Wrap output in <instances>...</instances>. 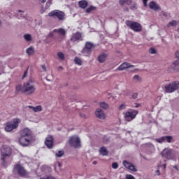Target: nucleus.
<instances>
[{"instance_id":"nucleus-51","label":"nucleus","mask_w":179,"mask_h":179,"mask_svg":"<svg viewBox=\"0 0 179 179\" xmlns=\"http://www.w3.org/2000/svg\"><path fill=\"white\" fill-rule=\"evenodd\" d=\"M173 169H175V170H177V171H178V167H177V166H173Z\"/></svg>"},{"instance_id":"nucleus-25","label":"nucleus","mask_w":179,"mask_h":179,"mask_svg":"<svg viewBox=\"0 0 179 179\" xmlns=\"http://www.w3.org/2000/svg\"><path fill=\"white\" fill-rule=\"evenodd\" d=\"M92 48H93V43L90 42H87L85 44V50L87 52H90L92 51Z\"/></svg>"},{"instance_id":"nucleus-53","label":"nucleus","mask_w":179,"mask_h":179,"mask_svg":"<svg viewBox=\"0 0 179 179\" xmlns=\"http://www.w3.org/2000/svg\"><path fill=\"white\" fill-rule=\"evenodd\" d=\"M93 164H97V162H96V161H94Z\"/></svg>"},{"instance_id":"nucleus-14","label":"nucleus","mask_w":179,"mask_h":179,"mask_svg":"<svg viewBox=\"0 0 179 179\" xmlns=\"http://www.w3.org/2000/svg\"><path fill=\"white\" fill-rule=\"evenodd\" d=\"M162 157L170 159L171 157V150L164 149L162 152Z\"/></svg>"},{"instance_id":"nucleus-17","label":"nucleus","mask_w":179,"mask_h":179,"mask_svg":"<svg viewBox=\"0 0 179 179\" xmlns=\"http://www.w3.org/2000/svg\"><path fill=\"white\" fill-rule=\"evenodd\" d=\"M134 66L130 65L127 62L122 63L119 67H117V71H124V69H127L128 68H132Z\"/></svg>"},{"instance_id":"nucleus-52","label":"nucleus","mask_w":179,"mask_h":179,"mask_svg":"<svg viewBox=\"0 0 179 179\" xmlns=\"http://www.w3.org/2000/svg\"><path fill=\"white\" fill-rule=\"evenodd\" d=\"M124 10H125L126 12H129V9L127 7V8H124Z\"/></svg>"},{"instance_id":"nucleus-7","label":"nucleus","mask_w":179,"mask_h":179,"mask_svg":"<svg viewBox=\"0 0 179 179\" xmlns=\"http://www.w3.org/2000/svg\"><path fill=\"white\" fill-rule=\"evenodd\" d=\"M69 143L71 148H74L75 149H78L82 146L80 144V138L78 136H70Z\"/></svg>"},{"instance_id":"nucleus-56","label":"nucleus","mask_w":179,"mask_h":179,"mask_svg":"<svg viewBox=\"0 0 179 179\" xmlns=\"http://www.w3.org/2000/svg\"><path fill=\"white\" fill-rule=\"evenodd\" d=\"M18 12H22V10H18Z\"/></svg>"},{"instance_id":"nucleus-37","label":"nucleus","mask_w":179,"mask_h":179,"mask_svg":"<svg viewBox=\"0 0 179 179\" xmlns=\"http://www.w3.org/2000/svg\"><path fill=\"white\" fill-rule=\"evenodd\" d=\"M134 80H138V82H141L142 80V78H141V76L138 75L134 76Z\"/></svg>"},{"instance_id":"nucleus-46","label":"nucleus","mask_w":179,"mask_h":179,"mask_svg":"<svg viewBox=\"0 0 179 179\" xmlns=\"http://www.w3.org/2000/svg\"><path fill=\"white\" fill-rule=\"evenodd\" d=\"M148 0H143L144 6H148Z\"/></svg>"},{"instance_id":"nucleus-18","label":"nucleus","mask_w":179,"mask_h":179,"mask_svg":"<svg viewBox=\"0 0 179 179\" xmlns=\"http://www.w3.org/2000/svg\"><path fill=\"white\" fill-rule=\"evenodd\" d=\"M119 3L120 6H124V5H131L132 0H119Z\"/></svg>"},{"instance_id":"nucleus-33","label":"nucleus","mask_w":179,"mask_h":179,"mask_svg":"<svg viewBox=\"0 0 179 179\" xmlns=\"http://www.w3.org/2000/svg\"><path fill=\"white\" fill-rule=\"evenodd\" d=\"M165 141H166L168 143H170L171 141H173V137L171 136H165Z\"/></svg>"},{"instance_id":"nucleus-55","label":"nucleus","mask_w":179,"mask_h":179,"mask_svg":"<svg viewBox=\"0 0 179 179\" xmlns=\"http://www.w3.org/2000/svg\"><path fill=\"white\" fill-rule=\"evenodd\" d=\"M163 15H164V16H166V13H164Z\"/></svg>"},{"instance_id":"nucleus-28","label":"nucleus","mask_w":179,"mask_h":179,"mask_svg":"<svg viewBox=\"0 0 179 179\" xmlns=\"http://www.w3.org/2000/svg\"><path fill=\"white\" fill-rule=\"evenodd\" d=\"M100 108H103L104 110H107L108 108V105L106 102H101Z\"/></svg>"},{"instance_id":"nucleus-42","label":"nucleus","mask_w":179,"mask_h":179,"mask_svg":"<svg viewBox=\"0 0 179 179\" xmlns=\"http://www.w3.org/2000/svg\"><path fill=\"white\" fill-rule=\"evenodd\" d=\"M130 9H131V10H136V9H137L136 4H133V5L130 7Z\"/></svg>"},{"instance_id":"nucleus-49","label":"nucleus","mask_w":179,"mask_h":179,"mask_svg":"<svg viewBox=\"0 0 179 179\" xmlns=\"http://www.w3.org/2000/svg\"><path fill=\"white\" fill-rule=\"evenodd\" d=\"M157 176H160V171L159 170H157L156 171Z\"/></svg>"},{"instance_id":"nucleus-41","label":"nucleus","mask_w":179,"mask_h":179,"mask_svg":"<svg viewBox=\"0 0 179 179\" xmlns=\"http://www.w3.org/2000/svg\"><path fill=\"white\" fill-rule=\"evenodd\" d=\"M126 179H135V177L131 174L126 175Z\"/></svg>"},{"instance_id":"nucleus-19","label":"nucleus","mask_w":179,"mask_h":179,"mask_svg":"<svg viewBox=\"0 0 179 179\" xmlns=\"http://www.w3.org/2000/svg\"><path fill=\"white\" fill-rule=\"evenodd\" d=\"M149 6H150V9H152V10H159V9H160L159 6H157V4H156L155 3V1H151L149 3Z\"/></svg>"},{"instance_id":"nucleus-22","label":"nucleus","mask_w":179,"mask_h":179,"mask_svg":"<svg viewBox=\"0 0 179 179\" xmlns=\"http://www.w3.org/2000/svg\"><path fill=\"white\" fill-rule=\"evenodd\" d=\"M106 59H107V55L106 54H101L98 57V61L99 62H100L101 64H103V62H104V61H106Z\"/></svg>"},{"instance_id":"nucleus-30","label":"nucleus","mask_w":179,"mask_h":179,"mask_svg":"<svg viewBox=\"0 0 179 179\" xmlns=\"http://www.w3.org/2000/svg\"><path fill=\"white\" fill-rule=\"evenodd\" d=\"M126 108H127V104L125 103L120 104V106L118 107V110H120V111L122 110H125Z\"/></svg>"},{"instance_id":"nucleus-31","label":"nucleus","mask_w":179,"mask_h":179,"mask_svg":"<svg viewBox=\"0 0 179 179\" xmlns=\"http://www.w3.org/2000/svg\"><path fill=\"white\" fill-rule=\"evenodd\" d=\"M156 141L158 142V143H163V142H165V136L160 137L159 138H156Z\"/></svg>"},{"instance_id":"nucleus-48","label":"nucleus","mask_w":179,"mask_h":179,"mask_svg":"<svg viewBox=\"0 0 179 179\" xmlns=\"http://www.w3.org/2000/svg\"><path fill=\"white\" fill-rule=\"evenodd\" d=\"M48 37H54V33L51 32L49 34Z\"/></svg>"},{"instance_id":"nucleus-45","label":"nucleus","mask_w":179,"mask_h":179,"mask_svg":"<svg viewBox=\"0 0 179 179\" xmlns=\"http://www.w3.org/2000/svg\"><path fill=\"white\" fill-rule=\"evenodd\" d=\"M134 106H133V107H134V108H138V107H140V106H141V104H139V103H134Z\"/></svg>"},{"instance_id":"nucleus-11","label":"nucleus","mask_w":179,"mask_h":179,"mask_svg":"<svg viewBox=\"0 0 179 179\" xmlns=\"http://www.w3.org/2000/svg\"><path fill=\"white\" fill-rule=\"evenodd\" d=\"M45 145L48 149H52V146H54V137L49 135L45 140Z\"/></svg>"},{"instance_id":"nucleus-39","label":"nucleus","mask_w":179,"mask_h":179,"mask_svg":"<svg viewBox=\"0 0 179 179\" xmlns=\"http://www.w3.org/2000/svg\"><path fill=\"white\" fill-rule=\"evenodd\" d=\"M150 54H156V49L154 48H150L149 50Z\"/></svg>"},{"instance_id":"nucleus-15","label":"nucleus","mask_w":179,"mask_h":179,"mask_svg":"<svg viewBox=\"0 0 179 179\" xmlns=\"http://www.w3.org/2000/svg\"><path fill=\"white\" fill-rule=\"evenodd\" d=\"M80 38H82V34L80 32H76L72 35L71 41H78V40H80Z\"/></svg>"},{"instance_id":"nucleus-8","label":"nucleus","mask_w":179,"mask_h":179,"mask_svg":"<svg viewBox=\"0 0 179 179\" xmlns=\"http://www.w3.org/2000/svg\"><path fill=\"white\" fill-rule=\"evenodd\" d=\"M179 82L173 81L171 84L165 85V92L166 93H173L176 90H178Z\"/></svg>"},{"instance_id":"nucleus-29","label":"nucleus","mask_w":179,"mask_h":179,"mask_svg":"<svg viewBox=\"0 0 179 179\" xmlns=\"http://www.w3.org/2000/svg\"><path fill=\"white\" fill-rule=\"evenodd\" d=\"M57 57L62 59V61H64V59H65V55H64V53H62V52H59L57 53Z\"/></svg>"},{"instance_id":"nucleus-20","label":"nucleus","mask_w":179,"mask_h":179,"mask_svg":"<svg viewBox=\"0 0 179 179\" xmlns=\"http://www.w3.org/2000/svg\"><path fill=\"white\" fill-rule=\"evenodd\" d=\"M176 57L178 59L175 61L173 64L174 65L175 68L178 69L177 71H179V51L176 52Z\"/></svg>"},{"instance_id":"nucleus-13","label":"nucleus","mask_w":179,"mask_h":179,"mask_svg":"<svg viewBox=\"0 0 179 179\" xmlns=\"http://www.w3.org/2000/svg\"><path fill=\"white\" fill-rule=\"evenodd\" d=\"M95 115L97 118H99V120L106 119V114H104V112H103L101 109H97L95 112Z\"/></svg>"},{"instance_id":"nucleus-5","label":"nucleus","mask_w":179,"mask_h":179,"mask_svg":"<svg viewBox=\"0 0 179 179\" xmlns=\"http://www.w3.org/2000/svg\"><path fill=\"white\" fill-rule=\"evenodd\" d=\"M19 124H20V119L15 118L13 122L6 123L5 131L6 132H12L13 129H16L19 127Z\"/></svg>"},{"instance_id":"nucleus-21","label":"nucleus","mask_w":179,"mask_h":179,"mask_svg":"<svg viewBox=\"0 0 179 179\" xmlns=\"http://www.w3.org/2000/svg\"><path fill=\"white\" fill-rule=\"evenodd\" d=\"M55 33H58L60 36H65L66 34V31L62 28H59L58 29H54L53 31Z\"/></svg>"},{"instance_id":"nucleus-57","label":"nucleus","mask_w":179,"mask_h":179,"mask_svg":"<svg viewBox=\"0 0 179 179\" xmlns=\"http://www.w3.org/2000/svg\"><path fill=\"white\" fill-rule=\"evenodd\" d=\"M59 68L61 69V68H62V66H59Z\"/></svg>"},{"instance_id":"nucleus-36","label":"nucleus","mask_w":179,"mask_h":179,"mask_svg":"<svg viewBox=\"0 0 179 179\" xmlns=\"http://www.w3.org/2000/svg\"><path fill=\"white\" fill-rule=\"evenodd\" d=\"M169 26H173V27L177 26V21L173 20V21L170 22L168 24V27H169Z\"/></svg>"},{"instance_id":"nucleus-34","label":"nucleus","mask_w":179,"mask_h":179,"mask_svg":"<svg viewBox=\"0 0 179 179\" xmlns=\"http://www.w3.org/2000/svg\"><path fill=\"white\" fill-rule=\"evenodd\" d=\"M74 61L77 65H82V60L79 57H75Z\"/></svg>"},{"instance_id":"nucleus-24","label":"nucleus","mask_w":179,"mask_h":179,"mask_svg":"<svg viewBox=\"0 0 179 179\" xmlns=\"http://www.w3.org/2000/svg\"><path fill=\"white\" fill-rule=\"evenodd\" d=\"M99 153H101L102 155V156H108V150H107V148H106V147H101L99 149Z\"/></svg>"},{"instance_id":"nucleus-32","label":"nucleus","mask_w":179,"mask_h":179,"mask_svg":"<svg viewBox=\"0 0 179 179\" xmlns=\"http://www.w3.org/2000/svg\"><path fill=\"white\" fill-rule=\"evenodd\" d=\"M24 38L26 40V41H31V35H30V34H25L24 36Z\"/></svg>"},{"instance_id":"nucleus-38","label":"nucleus","mask_w":179,"mask_h":179,"mask_svg":"<svg viewBox=\"0 0 179 179\" xmlns=\"http://www.w3.org/2000/svg\"><path fill=\"white\" fill-rule=\"evenodd\" d=\"M40 179H57V178H55V177L52 176H46L45 178L41 177Z\"/></svg>"},{"instance_id":"nucleus-1","label":"nucleus","mask_w":179,"mask_h":179,"mask_svg":"<svg viewBox=\"0 0 179 179\" xmlns=\"http://www.w3.org/2000/svg\"><path fill=\"white\" fill-rule=\"evenodd\" d=\"M18 142L21 146L26 148L33 142V134L30 129L25 128L20 131V137Z\"/></svg>"},{"instance_id":"nucleus-35","label":"nucleus","mask_w":179,"mask_h":179,"mask_svg":"<svg viewBox=\"0 0 179 179\" xmlns=\"http://www.w3.org/2000/svg\"><path fill=\"white\" fill-rule=\"evenodd\" d=\"M56 156H57V157H62V156H64V151H62V150L58 151L56 153Z\"/></svg>"},{"instance_id":"nucleus-47","label":"nucleus","mask_w":179,"mask_h":179,"mask_svg":"<svg viewBox=\"0 0 179 179\" xmlns=\"http://www.w3.org/2000/svg\"><path fill=\"white\" fill-rule=\"evenodd\" d=\"M41 68L45 72L47 71V69H45V65H41Z\"/></svg>"},{"instance_id":"nucleus-12","label":"nucleus","mask_w":179,"mask_h":179,"mask_svg":"<svg viewBox=\"0 0 179 179\" xmlns=\"http://www.w3.org/2000/svg\"><path fill=\"white\" fill-rule=\"evenodd\" d=\"M123 165L126 169H128V170H130L131 171H134V172L138 171L136 168H135V166L131 163L128 162L127 161H124Z\"/></svg>"},{"instance_id":"nucleus-2","label":"nucleus","mask_w":179,"mask_h":179,"mask_svg":"<svg viewBox=\"0 0 179 179\" xmlns=\"http://www.w3.org/2000/svg\"><path fill=\"white\" fill-rule=\"evenodd\" d=\"M15 90L16 92H22V93H29V94H32V93L35 92L36 88L33 85V80H29L24 83L22 87L20 85H17Z\"/></svg>"},{"instance_id":"nucleus-3","label":"nucleus","mask_w":179,"mask_h":179,"mask_svg":"<svg viewBox=\"0 0 179 179\" xmlns=\"http://www.w3.org/2000/svg\"><path fill=\"white\" fill-rule=\"evenodd\" d=\"M1 155L3 167H6V157H9L12 155V149L8 145H3L1 148Z\"/></svg>"},{"instance_id":"nucleus-44","label":"nucleus","mask_w":179,"mask_h":179,"mask_svg":"<svg viewBox=\"0 0 179 179\" xmlns=\"http://www.w3.org/2000/svg\"><path fill=\"white\" fill-rule=\"evenodd\" d=\"M132 99H138V93H134L133 95H132Z\"/></svg>"},{"instance_id":"nucleus-9","label":"nucleus","mask_w":179,"mask_h":179,"mask_svg":"<svg viewBox=\"0 0 179 179\" xmlns=\"http://www.w3.org/2000/svg\"><path fill=\"white\" fill-rule=\"evenodd\" d=\"M50 17H57L58 20H64L65 19V13L59 10H54L48 13Z\"/></svg>"},{"instance_id":"nucleus-27","label":"nucleus","mask_w":179,"mask_h":179,"mask_svg":"<svg viewBox=\"0 0 179 179\" xmlns=\"http://www.w3.org/2000/svg\"><path fill=\"white\" fill-rule=\"evenodd\" d=\"M96 10V7L90 6L88 8L85 10L86 13H90L92 11Z\"/></svg>"},{"instance_id":"nucleus-6","label":"nucleus","mask_w":179,"mask_h":179,"mask_svg":"<svg viewBox=\"0 0 179 179\" xmlns=\"http://www.w3.org/2000/svg\"><path fill=\"white\" fill-rule=\"evenodd\" d=\"M126 25L127 26V27H129L131 30L135 31L136 33H139L142 31V24H141V23L139 22L127 20Z\"/></svg>"},{"instance_id":"nucleus-26","label":"nucleus","mask_w":179,"mask_h":179,"mask_svg":"<svg viewBox=\"0 0 179 179\" xmlns=\"http://www.w3.org/2000/svg\"><path fill=\"white\" fill-rule=\"evenodd\" d=\"M27 54H28V55H33V54H34V49L33 47H30L27 49Z\"/></svg>"},{"instance_id":"nucleus-54","label":"nucleus","mask_w":179,"mask_h":179,"mask_svg":"<svg viewBox=\"0 0 179 179\" xmlns=\"http://www.w3.org/2000/svg\"><path fill=\"white\" fill-rule=\"evenodd\" d=\"M164 169H166V164L163 165Z\"/></svg>"},{"instance_id":"nucleus-43","label":"nucleus","mask_w":179,"mask_h":179,"mask_svg":"<svg viewBox=\"0 0 179 179\" xmlns=\"http://www.w3.org/2000/svg\"><path fill=\"white\" fill-rule=\"evenodd\" d=\"M28 71H29V69H27L24 71V75H23V76H22V79H24V78H27V72H28Z\"/></svg>"},{"instance_id":"nucleus-4","label":"nucleus","mask_w":179,"mask_h":179,"mask_svg":"<svg viewBox=\"0 0 179 179\" xmlns=\"http://www.w3.org/2000/svg\"><path fill=\"white\" fill-rule=\"evenodd\" d=\"M139 114V111L134 109H129L124 113V118L128 122H131L133 120L136 118V116Z\"/></svg>"},{"instance_id":"nucleus-40","label":"nucleus","mask_w":179,"mask_h":179,"mask_svg":"<svg viewBox=\"0 0 179 179\" xmlns=\"http://www.w3.org/2000/svg\"><path fill=\"white\" fill-rule=\"evenodd\" d=\"M112 168L114 169H118V163H117V162H113V163L112 164Z\"/></svg>"},{"instance_id":"nucleus-23","label":"nucleus","mask_w":179,"mask_h":179,"mask_svg":"<svg viewBox=\"0 0 179 179\" xmlns=\"http://www.w3.org/2000/svg\"><path fill=\"white\" fill-rule=\"evenodd\" d=\"M28 108L33 110V111L34 113H37V112L41 111L43 110V108L41 107V106H36V107L32 106H29Z\"/></svg>"},{"instance_id":"nucleus-16","label":"nucleus","mask_w":179,"mask_h":179,"mask_svg":"<svg viewBox=\"0 0 179 179\" xmlns=\"http://www.w3.org/2000/svg\"><path fill=\"white\" fill-rule=\"evenodd\" d=\"M78 6L81 9H86L89 6V2L86 0H80L78 1Z\"/></svg>"},{"instance_id":"nucleus-10","label":"nucleus","mask_w":179,"mask_h":179,"mask_svg":"<svg viewBox=\"0 0 179 179\" xmlns=\"http://www.w3.org/2000/svg\"><path fill=\"white\" fill-rule=\"evenodd\" d=\"M15 169L17 170L20 177H27L29 176V173H27V171H26V169H24L22 165L17 164L15 166Z\"/></svg>"},{"instance_id":"nucleus-50","label":"nucleus","mask_w":179,"mask_h":179,"mask_svg":"<svg viewBox=\"0 0 179 179\" xmlns=\"http://www.w3.org/2000/svg\"><path fill=\"white\" fill-rule=\"evenodd\" d=\"M47 0H40V1L42 3H45Z\"/></svg>"}]
</instances>
